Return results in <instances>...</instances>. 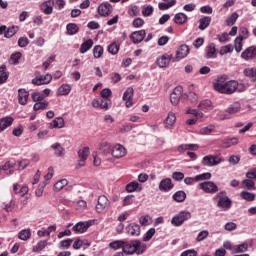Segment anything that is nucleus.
Masks as SVG:
<instances>
[{"instance_id": "nucleus-5", "label": "nucleus", "mask_w": 256, "mask_h": 256, "mask_svg": "<svg viewBox=\"0 0 256 256\" xmlns=\"http://www.w3.org/2000/svg\"><path fill=\"white\" fill-rule=\"evenodd\" d=\"M198 189H201L204 193H210L215 195L219 191V187L213 181H205L198 185Z\"/></svg>"}, {"instance_id": "nucleus-38", "label": "nucleus", "mask_w": 256, "mask_h": 256, "mask_svg": "<svg viewBox=\"0 0 256 256\" xmlns=\"http://www.w3.org/2000/svg\"><path fill=\"white\" fill-rule=\"evenodd\" d=\"M242 189H248V191H255V181L251 179H245L242 181Z\"/></svg>"}, {"instance_id": "nucleus-7", "label": "nucleus", "mask_w": 256, "mask_h": 256, "mask_svg": "<svg viewBox=\"0 0 256 256\" xmlns=\"http://www.w3.org/2000/svg\"><path fill=\"white\" fill-rule=\"evenodd\" d=\"M212 175L210 172H206L203 174H199L197 176L193 177H186L184 179L185 185H193V183H197L199 181H209L211 179Z\"/></svg>"}, {"instance_id": "nucleus-40", "label": "nucleus", "mask_w": 256, "mask_h": 256, "mask_svg": "<svg viewBox=\"0 0 256 256\" xmlns=\"http://www.w3.org/2000/svg\"><path fill=\"white\" fill-rule=\"evenodd\" d=\"M18 239L21 241H28L31 239V229H23L18 233Z\"/></svg>"}, {"instance_id": "nucleus-53", "label": "nucleus", "mask_w": 256, "mask_h": 256, "mask_svg": "<svg viewBox=\"0 0 256 256\" xmlns=\"http://www.w3.org/2000/svg\"><path fill=\"white\" fill-rule=\"evenodd\" d=\"M237 19H239V14L237 12L232 13V15L226 20V24L228 27L233 26L234 23H237Z\"/></svg>"}, {"instance_id": "nucleus-42", "label": "nucleus", "mask_w": 256, "mask_h": 256, "mask_svg": "<svg viewBox=\"0 0 256 256\" xmlns=\"http://www.w3.org/2000/svg\"><path fill=\"white\" fill-rule=\"evenodd\" d=\"M66 31L68 35H77L79 33V26L75 23H69L66 26Z\"/></svg>"}, {"instance_id": "nucleus-12", "label": "nucleus", "mask_w": 256, "mask_h": 256, "mask_svg": "<svg viewBox=\"0 0 256 256\" xmlns=\"http://www.w3.org/2000/svg\"><path fill=\"white\" fill-rule=\"evenodd\" d=\"M181 97H183V86H177L173 89V92L170 94V101L172 105H179Z\"/></svg>"}, {"instance_id": "nucleus-8", "label": "nucleus", "mask_w": 256, "mask_h": 256, "mask_svg": "<svg viewBox=\"0 0 256 256\" xmlns=\"http://www.w3.org/2000/svg\"><path fill=\"white\" fill-rule=\"evenodd\" d=\"M173 54L165 53L162 56L158 57L156 60V65L160 67V69H165V67H169V64L173 63Z\"/></svg>"}, {"instance_id": "nucleus-25", "label": "nucleus", "mask_w": 256, "mask_h": 256, "mask_svg": "<svg viewBox=\"0 0 256 256\" xmlns=\"http://www.w3.org/2000/svg\"><path fill=\"white\" fill-rule=\"evenodd\" d=\"M242 59L248 61V59H255L256 57V47H248L244 52L241 54Z\"/></svg>"}, {"instance_id": "nucleus-22", "label": "nucleus", "mask_w": 256, "mask_h": 256, "mask_svg": "<svg viewBox=\"0 0 256 256\" xmlns=\"http://www.w3.org/2000/svg\"><path fill=\"white\" fill-rule=\"evenodd\" d=\"M126 231L132 237H139L141 235V226L137 223H132L126 227Z\"/></svg>"}, {"instance_id": "nucleus-34", "label": "nucleus", "mask_w": 256, "mask_h": 256, "mask_svg": "<svg viewBox=\"0 0 256 256\" xmlns=\"http://www.w3.org/2000/svg\"><path fill=\"white\" fill-rule=\"evenodd\" d=\"M172 199H174L176 203H183L185 199H187V194L185 191L180 190L173 194Z\"/></svg>"}, {"instance_id": "nucleus-46", "label": "nucleus", "mask_w": 256, "mask_h": 256, "mask_svg": "<svg viewBox=\"0 0 256 256\" xmlns=\"http://www.w3.org/2000/svg\"><path fill=\"white\" fill-rule=\"evenodd\" d=\"M103 46L101 45H96L94 48H93V56H94V59H101V57H103Z\"/></svg>"}, {"instance_id": "nucleus-47", "label": "nucleus", "mask_w": 256, "mask_h": 256, "mask_svg": "<svg viewBox=\"0 0 256 256\" xmlns=\"http://www.w3.org/2000/svg\"><path fill=\"white\" fill-rule=\"evenodd\" d=\"M17 31H19V27L17 26H12L10 28H8L6 30V32L4 33V37L6 39H11V37H13V35H16L17 34Z\"/></svg>"}, {"instance_id": "nucleus-35", "label": "nucleus", "mask_w": 256, "mask_h": 256, "mask_svg": "<svg viewBox=\"0 0 256 256\" xmlns=\"http://www.w3.org/2000/svg\"><path fill=\"white\" fill-rule=\"evenodd\" d=\"M177 5V0H171L168 3L167 2H160L158 4V8L160 11H167V9H171V7H175Z\"/></svg>"}, {"instance_id": "nucleus-56", "label": "nucleus", "mask_w": 256, "mask_h": 256, "mask_svg": "<svg viewBox=\"0 0 256 256\" xmlns=\"http://www.w3.org/2000/svg\"><path fill=\"white\" fill-rule=\"evenodd\" d=\"M219 53L220 55H227V53H233V45L228 44L226 46H222Z\"/></svg>"}, {"instance_id": "nucleus-32", "label": "nucleus", "mask_w": 256, "mask_h": 256, "mask_svg": "<svg viewBox=\"0 0 256 256\" xmlns=\"http://www.w3.org/2000/svg\"><path fill=\"white\" fill-rule=\"evenodd\" d=\"M94 45L93 39H88L84 41L80 46V53L83 55L87 53Z\"/></svg>"}, {"instance_id": "nucleus-26", "label": "nucleus", "mask_w": 256, "mask_h": 256, "mask_svg": "<svg viewBox=\"0 0 256 256\" xmlns=\"http://www.w3.org/2000/svg\"><path fill=\"white\" fill-rule=\"evenodd\" d=\"M13 117H4L0 119V133H3L5 129L13 125Z\"/></svg>"}, {"instance_id": "nucleus-21", "label": "nucleus", "mask_w": 256, "mask_h": 256, "mask_svg": "<svg viewBox=\"0 0 256 256\" xmlns=\"http://www.w3.org/2000/svg\"><path fill=\"white\" fill-rule=\"evenodd\" d=\"M29 102V91H27L25 88H20L18 90V103L19 105H27Z\"/></svg>"}, {"instance_id": "nucleus-54", "label": "nucleus", "mask_w": 256, "mask_h": 256, "mask_svg": "<svg viewBox=\"0 0 256 256\" xmlns=\"http://www.w3.org/2000/svg\"><path fill=\"white\" fill-rule=\"evenodd\" d=\"M187 115H194V117H197L198 119H202L203 117V112L197 110V109H192L188 108L186 110Z\"/></svg>"}, {"instance_id": "nucleus-16", "label": "nucleus", "mask_w": 256, "mask_h": 256, "mask_svg": "<svg viewBox=\"0 0 256 256\" xmlns=\"http://www.w3.org/2000/svg\"><path fill=\"white\" fill-rule=\"evenodd\" d=\"M111 153H112V157H114V159H121V158L125 157V155H127V149L121 144H116L112 148Z\"/></svg>"}, {"instance_id": "nucleus-57", "label": "nucleus", "mask_w": 256, "mask_h": 256, "mask_svg": "<svg viewBox=\"0 0 256 256\" xmlns=\"http://www.w3.org/2000/svg\"><path fill=\"white\" fill-rule=\"evenodd\" d=\"M155 235V228H150L144 235L143 241H151L153 239V236Z\"/></svg>"}, {"instance_id": "nucleus-11", "label": "nucleus", "mask_w": 256, "mask_h": 256, "mask_svg": "<svg viewBox=\"0 0 256 256\" xmlns=\"http://www.w3.org/2000/svg\"><path fill=\"white\" fill-rule=\"evenodd\" d=\"M145 37H147V32H145L144 29L134 31L130 34V40L134 45H139V43H142L145 40Z\"/></svg>"}, {"instance_id": "nucleus-15", "label": "nucleus", "mask_w": 256, "mask_h": 256, "mask_svg": "<svg viewBox=\"0 0 256 256\" xmlns=\"http://www.w3.org/2000/svg\"><path fill=\"white\" fill-rule=\"evenodd\" d=\"M173 187H175V184H173L171 178L162 179L158 185V189L159 191H162V193H169Z\"/></svg>"}, {"instance_id": "nucleus-27", "label": "nucleus", "mask_w": 256, "mask_h": 256, "mask_svg": "<svg viewBox=\"0 0 256 256\" xmlns=\"http://www.w3.org/2000/svg\"><path fill=\"white\" fill-rule=\"evenodd\" d=\"M176 121H177V116H175V113L169 112L167 115V118L164 121L165 128L171 129V127H173V125H175Z\"/></svg>"}, {"instance_id": "nucleus-48", "label": "nucleus", "mask_w": 256, "mask_h": 256, "mask_svg": "<svg viewBox=\"0 0 256 256\" xmlns=\"http://www.w3.org/2000/svg\"><path fill=\"white\" fill-rule=\"evenodd\" d=\"M45 247H47V240H41L33 247L32 251L33 253H39V251H43Z\"/></svg>"}, {"instance_id": "nucleus-13", "label": "nucleus", "mask_w": 256, "mask_h": 256, "mask_svg": "<svg viewBox=\"0 0 256 256\" xmlns=\"http://www.w3.org/2000/svg\"><path fill=\"white\" fill-rule=\"evenodd\" d=\"M97 11L100 17H109L113 13V6L109 2H104L98 6Z\"/></svg>"}, {"instance_id": "nucleus-2", "label": "nucleus", "mask_w": 256, "mask_h": 256, "mask_svg": "<svg viewBox=\"0 0 256 256\" xmlns=\"http://www.w3.org/2000/svg\"><path fill=\"white\" fill-rule=\"evenodd\" d=\"M225 81H227V75L218 76L216 83H214L215 91L224 95H233L239 88V82L235 80Z\"/></svg>"}, {"instance_id": "nucleus-19", "label": "nucleus", "mask_w": 256, "mask_h": 256, "mask_svg": "<svg viewBox=\"0 0 256 256\" xmlns=\"http://www.w3.org/2000/svg\"><path fill=\"white\" fill-rule=\"evenodd\" d=\"M54 6H55L54 0H47L42 4H40V11L44 13V15H52Z\"/></svg>"}, {"instance_id": "nucleus-63", "label": "nucleus", "mask_w": 256, "mask_h": 256, "mask_svg": "<svg viewBox=\"0 0 256 256\" xmlns=\"http://www.w3.org/2000/svg\"><path fill=\"white\" fill-rule=\"evenodd\" d=\"M29 45V38L27 37H20L18 39V46L21 48L27 47Z\"/></svg>"}, {"instance_id": "nucleus-31", "label": "nucleus", "mask_w": 256, "mask_h": 256, "mask_svg": "<svg viewBox=\"0 0 256 256\" xmlns=\"http://www.w3.org/2000/svg\"><path fill=\"white\" fill-rule=\"evenodd\" d=\"M51 149H53L56 157H63L65 153V148H63L59 142L52 144Z\"/></svg>"}, {"instance_id": "nucleus-20", "label": "nucleus", "mask_w": 256, "mask_h": 256, "mask_svg": "<svg viewBox=\"0 0 256 256\" xmlns=\"http://www.w3.org/2000/svg\"><path fill=\"white\" fill-rule=\"evenodd\" d=\"M135 91L132 87H128L123 94V101H125L126 107H133V95Z\"/></svg>"}, {"instance_id": "nucleus-14", "label": "nucleus", "mask_w": 256, "mask_h": 256, "mask_svg": "<svg viewBox=\"0 0 256 256\" xmlns=\"http://www.w3.org/2000/svg\"><path fill=\"white\" fill-rule=\"evenodd\" d=\"M241 111V103L239 102H234L233 104H231L227 109H226V113L228 114H224L223 117L221 119L225 120V119H231V117L229 115H237V113H239Z\"/></svg>"}, {"instance_id": "nucleus-9", "label": "nucleus", "mask_w": 256, "mask_h": 256, "mask_svg": "<svg viewBox=\"0 0 256 256\" xmlns=\"http://www.w3.org/2000/svg\"><path fill=\"white\" fill-rule=\"evenodd\" d=\"M222 161L223 159L218 156L207 155L203 157L202 165H204V167H215V165H219Z\"/></svg>"}, {"instance_id": "nucleus-1", "label": "nucleus", "mask_w": 256, "mask_h": 256, "mask_svg": "<svg viewBox=\"0 0 256 256\" xmlns=\"http://www.w3.org/2000/svg\"><path fill=\"white\" fill-rule=\"evenodd\" d=\"M109 247L114 251L122 249L126 255H135V253L136 255H143L147 251V244L141 240H131L130 242L115 240L109 244Z\"/></svg>"}, {"instance_id": "nucleus-58", "label": "nucleus", "mask_w": 256, "mask_h": 256, "mask_svg": "<svg viewBox=\"0 0 256 256\" xmlns=\"http://www.w3.org/2000/svg\"><path fill=\"white\" fill-rule=\"evenodd\" d=\"M46 186H47V182H43L42 184L38 185V188L35 191L36 197H43V191L45 190Z\"/></svg>"}, {"instance_id": "nucleus-18", "label": "nucleus", "mask_w": 256, "mask_h": 256, "mask_svg": "<svg viewBox=\"0 0 256 256\" xmlns=\"http://www.w3.org/2000/svg\"><path fill=\"white\" fill-rule=\"evenodd\" d=\"M53 81V75L46 74L32 79L33 85H49Z\"/></svg>"}, {"instance_id": "nucleus-49", "label": "nucleus", "mask_w": 256, "mask_h": 256, "mask_svg": "<svg viewBox=\"0 0 256 256\" xmlns=\"http://www.w3.org/2000/svg\"><path fill=\"white\" fill-rule=\"evenodd\" d=\"M21 57H23V54H21V52H15L11 54L10 56L11 65H19V59H21Z\"/></svg>"}, {"instance_id": "nucleus-37", "label": "nucleus", "mask_w": 256, "mask_h": 256, "mask_svg": "<svg viewBox=\"0 0 256 256\" xmlns=\"http://www.w3.org/2000/svg\"><path fill=\"white\" fill-rule=\"evenodd\" d=\"M222 143L226 149H229V147H233V145L239 144V138L237 137L226 138L222 141Z\"/></svg>"}, {"instance_id": "nucleus-4", "label": "nucleus", "mask_w": 256, "mask_h": 256, "mask_svg": "<svg viewBox=\"0 0 256 256\" xmlns=\"http://www.w3.org/2000/svg\"><path fill=\"white\" fill-rule=\"evenodd\" d=\"M189 219H191V212L181 211L179 214L172 218L171 223L174 225V227H181L184 221H189Z\"/></svg>"}, {"instance_id": "nucleus-36", "label": "nucleus", "mask_w": 256, "mask_h": 256, "mask_svg": "<svg viewBox=\"0 0 256 256\" xmlns=\"http://www.w3.org/2000/svg\"><path fill=\"white\" fill-rule=\"evenodd\" d=\"M69 93H71V85L69 84H62L57 90V95L59 96H66Z\"/></svg>"}, {"instance_id": "nucleus-39", "label": "nucleus", "mask_w": 256, "mask_h": 256, "mask_svg": "<svg viewBox=\"0 0 256 256\" xmlns=\"http://www.w3.org/2000/svg\"><path fill=\"white\" fill-rule=\"evenodd\" d=\"M240 197L244 201H248V203L255 201V193H251L249 191H242L240 193Z\"/></svg>"}, {"instance_id": "nucleus-61", "label": "nucleus", "mask_w": 256, "mask_h": 256, "mask_svg": "<svg viewBox=\"0 0 256 256\" xmlns=\"http://www.w3.org/2000/svg\"><path fill=\"white\" fill-rule=\"evenodd\" d=\"M244 75L246 77H250V78L256 77V68H246V69H244Z\"/></svg>"}, {"instance_id": "nucleus-52", "label": "nucleus", "mask_w": 256, "mask_h": 256, "mask_svg": "<svg viewBox=\"0 0 256 256\" xmlns=\"http://www.w3.org/2000/svg\"><path fill=\"white\" fill-rule=\"evenodd\" d=\"M68 183L69 181H67V179L59 180L54 184L55 191H61V189H63L64 187H67Z\"/></svg>"}, {"instance_id": "nucleus-28", "label": "nucleus", "mask_w": 256, "mask_h": 256, "mask_svg": "<svg viewBox=\"0 0 256 256\" xmlns=\"http://www.w3.org/2000/svg\"><path fill=\"white\" fill-rule=\"evenodd\" d=\"M198 108L200 109V111H213L214 109L213 102H211V100L209 99L202 100L199 103Z\"/></svg>"}, {"instance_id": "nucleus-17", "label": "nucleus", "mask_w": 256, "mask_h": 256, "mask_svg": "<svg viewBox=\"0 0 256 256\" xmlns=\"http://www.w3.org/2000/svg\"><path fill=\"white\" fill-rule=\"evenodd\" d=\"M189 55V46L181 45L176 51V57L173 58V63H177L181 61V59H185Z\"/></svg>"}, {"instance_id": "nucleus-29", "label": "nucleus", "mask_w": 256, "mask_h": 256, "mask_svg": "<svg viewBox=\"0 0 256 256\" xmlns=\"http://www.w3.org/2000/svg\"><path fill=\"white\" fill-rule=\"evenodd\" d=\"M209 25H211V16H203L199 19L198 29H200V31H205Z\"/></svg>"}, {"instance_id": "nucleus-23", "label": "nucleus", "mask_w": 256, "mask_h": 256, "mask_svg": "<svg viewBox=\"0 0 256 256\" xmlns=\"http://www.w3.org/2000/svg\"><path fill=\"white\" fill-rule=\"evenodd\" d=\"M89 227H91V223L89 222H78L73 226L72 231L75 233H85Z\"/></svg>"}, {"instance_id": "nucleus-44", "label": "nucleus", "mask_w": 256, "mask_h": 256, "mask_svg": "<svg viewBox=\"0 0 256 256\" xmlns=\"http://www.w3.org/2000/svg\"><path fill=\"white\" fill-rule=\"evenodd\" d=\"M47 107H49V102L42 100L40 102H36L33 106V109L34 111H45Z\"/></svg>"}, {"instance_id": "nucleus-51", "label": "nucleus", "mask_w": 256, "mask_h": 256, "mask_svg": "<svg viewBox=\"0 0 256 256\" xmlns=\"http://www.w3.org/2000/svg\"><path fill=\"white\" fill-rule=\"evenodd\" d=\"M139 189V182L133 181L126 185V191L128 193H133Z\"/></svg>"}, {"instance_id": "nucleus-3", "label": "nucleus", "mask_w": 256, "mask_h": 256, "mask_svg": "<svg viewBox=\"0 0 256 256\" xmlns=\"http://www.w3.org/2000/svg\"><path fill=\"white\" fill-rule=\"evenodd\" d=\"M214 201L217 202V207L223 209V211H229L231 207H233V200L227 196V191L222 190L220 191L215 197Z\"/></svg>"}, {"instance_id": "nucleus-33", "label": "nucleus", "mask_w": 256, "mask_h": 256, "mask_svg": "<svg viewBox=\"0 0 256 256\" xmlns=\"http://www.w3.org/2000/svg\"><path fill=\"white\" fill-rule=\"evenodd\" d=\"M188 19L189 18L186 16L185 13H177L174 16V23H176V25H185Z\"/></svg>"}, {"instance_id": "nucleus-50", "label": "nucleus", "mask_w": 256, "mask_h": 256, "mask_svg": "<svg viewBox=\"0 0 256 256\" xmlns=\"http://www.w3.org/2000/svg\"><path fill=\"white\" fill-rule=\"evenodd\" d=\"M234 48L237 53L243 51V37H237L234 41Z\"/></svg>"}, {"instance_id": "nucleus-45", "label": "nucleus", "mask_w": 256, "mask_h": 256, "mask_svg": "<svg viewBox=\"0 0 256 256\" xmlns=\"http://www.w3.org/2000/svg\"><path fill=\"white\" fill-rule=\"evenodd\" d=\"M215 53H217V49L215 48V43L209 44L207 47V59H213L215 57Z\"/></svg>"}, {"instance_id": "nucleus-55", "label": "nucleus", "mask_w": 256, "mask_h": 256, "mask_svg": "<svg viewBox=\"0 0 256 256\" xmlns=\"http://www.w3.org/2000/svg\"><path fill=\"white\" fill-rule=\"evenodd\" d=\"M119 44L116 42H113L108 46V52L111 53V55H117L119 53Z\"/></svg>"}, {"instance_id": "nucleus-10", "label": "nucleus", "mask_w": 256, "mask_h": 256, "mask_svg": "<svg viewBox=\"0 0 256 256\" xmlns=\"http://www.w3.org/2000/svg\"><path fill=\"white\" fill-rule=\"evenodd\" d=\"M110 205H111V202L109 201V198H107V196L105 195L99 196L98 203L96 205L97 213H103V211H107Z\"/></svg>"}, {"instance_id": "nucleus-6", "label": "nucleus", "mask_w": 256, "mask_h": 256, "mask_svg": "<svg viewBox=\"0 0 256 256\" xmlns=\"http://www.w3.org/2000/svg\"><path fill=\"white\" fill-rule=\"evenodd\" d=\"M91 152L89 151V147H84L78 151V163L76 164V169H81V167H85L86 161L89 158V154Z\"/></svg>"}, {"instance_id": "nucleus-62", "label": "nucleus", "mask_w": 256, "mask_h": 256, "mask_svg": "<svg viewBox=\"0 0 256 256\" xmlns=\"http://www.w3.org/2000/svg\"><path fill=\"white\" fill-rule=\"evenodd\" d=\"M149 221H151V216H149V215L142 216L139 219V223L143 227H147V225H149Z\"/></svg>"}, {"instance_id": "nucleus-64", "label": "nucleus", "mask_w": 256, "mask_h": 256, "mask_svg": "<svg viewBox=\"0 0 256 256\" xmlns=\"http://www.w3.org/2000/svg\"><path fill=\"white\" fill-rule=\"evenodd\" d=\"M180 256H197V251L194 249L186 250Z\"/></svg>"}, {"instance_id": "nucleus-41", "label": "nucleus", "mask_w": 256, "mask_h": 256, "mask_svg": "<svg viewBox=\"0 0 256 256\" xmlns=\"http://www.w3.org/2000/svg\"><path fill=\"white\" fill-rule=\"evenodd\" d=\"M249 249V244L247 243H242L240 245H234L233 247V253H245Z\"/></svg>"}, {"instance_id": "nucleus-60", "label": "nucleus", "mask_w": 256, "mask_h": 256, "mask_svg": "<svg viewBox=\"0 0 256 256\" xmlns=\"http://www.w3.org/2000/svg\"><path fill=\"white\" fill-rule=\"evenodd\" d=\"M215 127L207 126L200 129V135H211L213 133Z\"/></svg>"}, {"instance_id": "nucleus-30", "label": "nucleus", "mask_w": 256, "mask_h": 256, "mask_svg": "<svg viewBox=\"0 0 256 256\" xmlns=\"http://www.w3.org/2000/svg\"><path fill=\"white\" fill-rule=\"evenodd\" d=\"M50 126L52 129H63L65 127V120L63 117H57L50 123Z\"/></svg>"}, {"instance_id": "nucleus-59", "label": "nucleus", "mask_w": 256, "mask_h": 256, "mask_svg": "<svg viewBox=\"0 0 256 256\" xmlns=\"http://www.w3.org/2000/svg\"><path fill=\"white\" fill-rule=\"evenodd\" d=\"M43 99H45V96H43V94H41L40 92L32 93V100L34 101V103L41 102L43 101Z\"/></svg>"}, {"instance_id": "nucleus-24", "label": "nucleus", "mask_w": 256, "mask_h": 256, "mask_svg": "<svg viewBox=\"0 0 256 256\" xmlns=\"http://www.w3.org/2000/svg\"><path fill=\"white\" fill-rule=\"evenodd\" d=\"M13 191L15 193V195H20V197H25L28 193H29V187L23 185H19L17 183H15L13 185Z\"/></svg>"}, {"instance_id": "nucleus-43", "label": "nucleus", "mask_w": 256, "mask_h": 256, "mask_svg": "<svg viewBox=\"0 0 256 256\" xmlns=\"http://www.w3.org/2000/svg\"><path fill=\"white\" fill-rule=\"evenodd\" d=\"M112 149L113 148L111 147L109 142H101L99 145V151L104 153V155H109V153H111Z\"/></svg>"}]
</instances>
